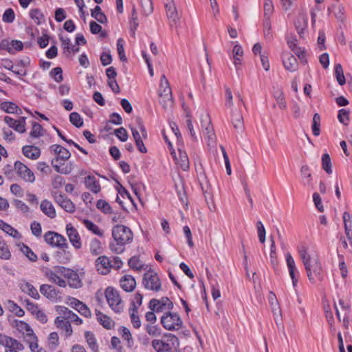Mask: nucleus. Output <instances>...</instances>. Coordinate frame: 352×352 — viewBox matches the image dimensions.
Here are the masks:
<instances>
[{
  "instance_id": "obj_1",
  "label": "nucleus",
  "mask_w": 352,
  "mask_h": 352,
  "mask_svg": "<svg viewBox=\"0 0 352 352\" xmlns=\"http://www.w3.org/2000/svg\"><path fill=\"white\" fill-rule=\"evenodd\" d=\"M298 252L305 266L307 276L311 283L322 280V267L318 256L315 253H309L308 248L305 245H299Z\"/></svg>"
},
{
  "instance_id": "obj_2",
  "label": "nucleus",
  "mask_w": 352,
  "mask_h": 352,
  "mask_svg": "<svg viewBox=\"0 0 352 352\" xmlns=\"http://www.w3.org/2000/svg\"><path fill=\"white\" fill-rule=\"evenodd\" d=\"M178 345V338L172 334L166 335L161 340H153L152 346L156 352H174Z\"/></svg>"
},
{
  "instance_id": "obj_3",
  "label": "nucleus",
  "mask_w": 352,
  "mask_h": 352,
  "mask_svg": "<svg viewBox=\"0 0 352 352\" xmlns=\"http://www.w3.org/2000/svg\"><path fill=\"white\" fill-rule=\"evenodd\" d=\"M200 122L203 129V133L210 147H214L216 144V135L211 124V120L208 113H203L201 115Z\"/></svg>"
},
{
  "instance_id": "obj_4",
  "label": "nucleus",
  "mask_w": 352,
  "mask_h": 352,
  "mask_svg": "<svg viewBox=\"0 0 352 352\" xmlns=\"http://www.w3.org/2000/svg\"><path fill=\"white\" fill-rule=\"evenodd\" d=\"M112 236L118 245L123 246L133 239V232L129 228L117 225L113 228Z\"/></svg>"
},
{
  "instance_id": "obj_5",
  "label": "nucleus",
  "mask_w": 352,
  "mask_h": 352,
  "mask_svg": "<svg viewBox=\"0 0 352 352\" xmlns=\"http://www.w3.org/2000/svg\"><path fill=\"white\" fill-rule=\"evenodd\" d=\"M44 238L45 241L50 245L63 249L64 254L67 255L66 260H70L72 254L70 252H66L65 250V248H68V243H67L66 239L63 236L56 232H47L45 233Z\"/></svg>"
},
{
  "instance_id": "obj_6",
  "label": "nucleus",
  "mask_w": 352,
  "mask_h": 352,
  "mask_svg": "<svg viewBox=\"0 0 352 352\" xmlns=\"http://www.w3.org/2000/svg\"><path fill=\"white\" fill-rule=\"evenodd\" d=\"M104 294L107 301L112 310L116 313H120L123 311L124 303L118 291L111 287H109L106 289Z\"/></svg>"
},
{
  "instance_id": "obj_7",
  "label": "nucleus",
  "mask_w": 352,
  "mask_h": 352,
  "mask_svg": "<svg viewBox=\"0 0 352 352\" xmlns=\"http://www.w3.org/2000/svg\"><path fill=\"white\" fill-rule=\"evenodd\" d=\"M161 323L164 328L168 331L179 330L183 324L179 314L171 312H167L162 316Z\"/></svg>"
},
{
  "instance_id": "obj_8",
  "label": "nucleus",
  "mask_w": 352,
  "mask_h": 352,
  "mask_svg": "<svg viewBox=\"0 0 352 352\" xmlns=\"http://www.w3.org/2000/svg\"><path fill=\"white\" fill-rule=\"evenodd\" d=\"M66 267L63 266H55L47 272L46 275L49 280L60 287H65L67 282L64 279Z\"/></svg>"
},
{
  "instance_id": "obj_9",
  "label": "nucleus",
  "mask_w": 352,
  "mask_h": 352,
  "mask_svg": "<svg viewBox=\"0 0 352 352\" xmlns=\"http://www.w3.org/2000/svg\"><path fill=\"white\" fill-rule=\"evenodd\" d=\"M85 272L83 269L74 271L70 268L66 267L65 278L68 285L73 288H80L82 286L81 278L84 276Z\"/></svg>"
},
{
  "instance_id": "obj_10",
  "label": "nucleus",
  "mask_w": 352,
  "mask_h": 352,
  "mask_svg": "<svg viewBox=\"0 0 352 352\" xmlns=\"http://www.w3.org/2000/svg\"><path fill=\"white\" fill-rule=\"evenodd\" d=\"M14 170L16 175L25 182L32 184L35 181L34 173L23 163L16 161L14 164Z\"/></svg>"
},
{
  "instance_id": "obj_11",
  "label": "nucleus",
  "mask_w": 352,
  "mask_h": 352,
  "mask_svg": "<svg viewBox=\"0 0 352 352\" xmlns=\"http://www.w3.org/2000/svg\"><path fill=\"white\" fill-rule=\"evenodd\" d=\"M0 344L5 346L6 352H19L24 349L23 344L6 335L0 334Z\"/></svg>"
},
{
  "instance_id": "obj_12",
  "label": "nucleus",
  "mask_w": 352,
  "mask_h": 352,
  "mask_svg": "<svg viewBox=\"0 0 352 352\" xmlns=\"http://www.w3.org/2000/svg\"><path fill=\"white\" fill-rule=\"evenodd\" d=\"M143 285L145 288L155 292H158L161 288L160 280L153 271H148L144 274Z\"/></svg>"
},
{
  "instance_id": "obj_13",
  "label": "nucleus",
  "mask_w": 352,
  "mask_h": 352,
  "mask_svg": "<svg viewBox=\"0 0 352 352\" xmlns=\"http://www.w3.org/2000/svg\"><path fill=\"white\" fill-rule=\"evenodd\" d=\"M148 307L153 311L161 312L166 309H172L173 304L168 298L163 297L160 300L155 298L151 299L149 302Z\"/></svg>"
},
{
  "instance_id": "obj_14",
  "label": "nucleus",
  "mask_w": 352,
  "mask_h": 352,
  "mask_svg": "<svg viewBox=\"0 0 352 352\" xmlns=\"http://www.w3.org/2000/svg\"><path fill=\"white\" fill-rule=\"evenodd\" d=\"M164 6L170 25L177 24L179 22L180 17L174 0H164Z\"/></svg>"
},
{
  "instance_id": "obj_15",
  "label": "nucleus",
  "mask_w": 352,
  "mask_h": 352,
  "mask_svg": "<svg viewBox=\"0 0 352 352\" xmlns=\"http://www.w3.org/2000/svg\"><path fill=\"white\" fill-rule=\"evenodd\" d=\"M4 122L10 128L13 129L16 132L23 133L25 132V118L20 117L19 120H15L10 116L4 117Z\"/></svg>"
},
{
  "instance_id": "obj_16",
  "label": "nucleus",
  "mask_w": 352,
  "mask_h": 352,
  "mask_svg": "<svg viewBox=\"0 0 352 352\" xmlns=\"http://www.w3.org/2000/svg\"><path fill=\"white\" fill-rule=\"evenodd\" d=\"M50 151L56 155L55 160L56 162L67 161L71 156L70 152L67 148L58 144L52 145L50 147Z\"/></svg>"
},
{
  "instance_id": "obj_17",
  "label": "nucleus",
  "mask_w": 352,
  "mask_h": 352,
  "mask_svg": "<svg viewBox=\"0 0 352 352\" xmlns=\"http://www.w3.org/2000/svg\"><path fill=\"white\" fill-rule=\"evenodd\" d=\"M0 48L8 51L10 54H14L15 52L21 51L23 48L21 41L17 40L8 41L3 39L0 43Z\"/></svg>"
},
{
  "instance_id": "obj_18",
  "label": "nucleus",
  "mask_w": 352,
  "mask_h": 352,
  "mask_svg": "<svg viewBox=\"0 0 352 352\" xmlns=\"http://www.w3.org/2000/svg\"><path fill=\"white\" fill-rule=\"evenodd\" d=\"M66 232L70 243L76 249H80L82 246L80 236L77 230L71 224H67Z\"/></svg>"
},
{
  "instance_id": "obj_19",
  "label": "nucleus",
  "mask_w": 352,
  "mask_h": 352,
  "mask_svg": "<svg viewBox=\"0 0 352 352\" xmlns=\"http://www.w3.org/2000/svg\"><path fill=\"white\" fill-rule=\"evenodd\" d=\"M283 64L289 72H296L298 68L297 59L289 52H284L282 54Z\"/></svg>"
},
{
  "instance_id": "obj_20",
  "label": "nucleus",
  "mask_w": 352,
  "mask_h": 352,
  "mask_svg": "<svg viewBox=\"0 0 352 352\" xmlns=\"http://www.w3.org/2000/svg\"><path fill=\"white\" fill-rule=\"evenodd\" d=\"M56 203L66 212L73 213L76 207L74 203L65 195L59 194L55 196Z\"/></svg>"
},
{
  "instance_id": "obj_21",
  "label": "nucleus",
  "mask_w": 352,
  "mask_h": 352,
  "mask_svg": "<svg viewBox=\"0 0 352 352\" xmlns=\"http://www.w3.org/2000/svg\"><path fill=\"white\" fill-rule=\"evenodd\" d=\"M172 91L169 82L164 75L162 76L159 89V96L168 98V103L171 102Z\"/></svg>"
},
{
  "instance_id": "obj_22",
  "label": "nucleus",
  "mask_w": 352,
  "mask_h": 352,
  "mask_svg": "<svg viewBox=\"0 0 352 352\" xmlns=\"http://www.w3.org/2000/svg\"><path fill=\"white\" fill-rule=\"evenodd\" d=\"M269 302L270 303L272 311L274 316V320L278 324V320H280V317L281 316V310L278 305V302L275 294L273 292H270L269 294Z\"/></svg>"
},
{
  "instance_id": "obj_23",
  "label": "nucleus",
  "mask_w": 352,
  "mask_h": 352,
  "mask_svg": "<svg viewBox=\"0 0 352 352\" xmlns=\"http://www.w3.org/2000/svg\"><path fill=\"white\" fill-rule=\"evenodd\" d=\"M97 270L102 274H106L111 268V261L105 256H99L96 261Z\"/></svg>"
},
{
  "instance_id": "obj_24",
  "label": "nucleus",
  "mask_w": 352,
  "mask_h": 352,
  "mask_svg": "<svg viewBox=\"0 0 352 352\" xmlns=\"http://www.w3.org/2000/svg\"><path fill=\"white\" fill-rule=\"evenodd\" d=\"M84 183L85 187L94 194H98L101 190L100 184L94 175L85 177Z\"/></svg>"
},
{
  "instance_id": "obj_25",
  "label": "nucleus",
  "mask_w": 352,
  "mask_h": 352,
  "mask_svg": "<svg viewBox=\"0 0 352 352\" xmlns=\"http://www.w3.org/2000/svg\"><path fill=\"white\" fill-rule=\"evenodd\" d=\"M120 283L121 287L127 292L133 291L136 285L135 278L131 275H125L122 277Z\"/></svg>"
},
{
  "instance_id": "obj_26",
  "label": "nucleus",
  "mask_w": 352,
  "mask_h": 352,
  "mask_svg": "<svg viewBox=\"0 0 352 352\" xmlns=\"http://www.w3.org/2000/svg\"><path fill=\"white\" fill-rule=\"evenodd\" d=\"M56 327L65 331V336L69 337L73 333L70 322L65 318L56 317L54 321Z\"/></svg>"
},
{
  "instance_id": "obj_27",
  "label": "nucleus",
  "mask_w": 352,
  "mask_h": 352,
  "mask_svg": "<svg viewBox=\"0 0 352 352\" xmlns=\"http://www.w3.org/2000/svg\"><path fill=\"white\" fill-rule=\"evenodd\" d=\"M23 335V339L27 344H29V347L31 351H34V349H37L38 347V339L32 329H30V331L25 332Z\"/></svg>"
},
{
  "instance_id": "obj_28",
  "label": "nucleus",
  "mask_w": 352,
  "mask_h": 352,
  "mask_svg": "<svg viewBox=\"0 0 352 352\" xmlns=\"http://www.w3.org/2000/svg\"><path fill=\"white\" fill-rule=\"evenodd\" d=\"M23 155L31 160H36L41 155L40 149L34 146H24L22 148Z\"/></svg>"
},
{
  "instance_id": "obj_29",
  "label": "nucleus",
  "mask_w": 352,
  "mask_h": 352,
  "mask_svg": "<svg viewBox=\"0 0 352 352\" xmlns=\"http://www.w3.org/2000/svg\"><path fill=\"white\" fill-rule=\"evenodd\" d=\"M21 289L28 294L32 298L38 300L40 298V295L37 289L30 283L23 281L20 285Z\"/></svg>"
},
{
  "instance_id": "obj_30",
  "label": "nucleus",
  "mask_w": 352,
  "mask_h": 352,
  "mask_svg": "<svg viewBox=\"0 0 352 352\" xmlns=\"http://www.w3.org/2000/svg\"><path fill=\"white\" fill-rule=\"evenodd\" d=\"M96 315L98 322L105 329H111L113 327V321L107 315L103 314L100 311H96Z\"/></svg>"
},
{
  "instance_id": "obj_31",
  "label": "nucleus",
  "mask_w": 352,
  "mask_h": 352,
  "mask_svg": "<svg viewBox=\"0 0 352 352\" xmlns=\"http://www.w3.org/2000/svg\"><path fill=\"white\" fill-rule=\"evenodd\" d=\"M40 208L42 212L50 218L53 219L56 217V210L50 201L47 200L42 201Z\"/></svg>"
},
{
  "instance_id": "obj_32",
  "label": "nucleus",
  "mask_w": 352,
  "mask_h": 352,
  "mask_svg": "<svg viewBox=\"0 0 352 352\" xmlns=\"http://www.w3.org/2000/svg\"><path fill=\"white\" fill-rule=\"evenodd\" d=\"M300 175L303 185L307 187H312L311 174L307 165H304L301 167Z\"/></svg>"
},
{
  "instance_id": "obj_33",
  "label": "nucleus",
  "mask_w": 352,
  "mask_h": 352,
  "mask_svg": "<svg viewBox=\"0 0 352 352\" xmlns=\"http://www.w3.org/2000/svg\"><path fill=\"white\" fill-rule=\"evenodd\" d=\"M86 342L93 352H99V347L95 335L91 331H85Z\"/></svg>"
},
{
  "instance_id": "obj_34",
  "label": "nucleus",
  "mask_w": 352,
  "mask_h": 352,
  "mask_svg": "<svg viewBox=\"0 0 352 352\" xmlns=\"http://www.w3.org/2000/svg\"><path fill=\"white\" fill-rule=\"evenodd\" d=\"M89 252L94 256L99 255L102 253L103 248L100 241L96 238L92 239L89 242Z\"/></svg>"
},
{
  "instance_id": "obj_35",
  "label": "nucleus",
  "mask_w": 352,
  "mask_h": 352,
  "mask_svg": "<svg viewBox=\"0 0 352 352\" xmlns=\"http://www.w3.org/2000/svg\"><path fill=\"white\" fill-rule=\"evenodd\" d=\"M40 292L43 296L49 299H54L57 296V293L54 287L47 284L41 285Z\"/></svg>"
},
{
  "instance_id": "obj_36",
  "label": "nucleus",
  "mask_w": 352,
  "mask_h": 352,
  "mask_svg": "<svg viewBox=\"0 0 352 352\" xmlns=\"http://www.w3.org/2000/svg\"><path fill=\"white\" fill-rule=\"evenodd\" d=\"M232 122L234 128L238 131V132H243L244 129L243 118L240 112L232 114Z\"/></svg>"
},
{
  "instance_id": "obj_37",
  "label": "nucleus",
  "mask_w": 352,
  "mask_h": 352,
  "mask_svg": "<svg viewBox=\"0 0 352 352\" xmlns=\"http://www.w3.org/2000/svg\"><path fill=\"white\" fill-rule=\"evenodd\" d=\"M18 247L20 251L31 261L35 262L37 260L36 254L25 244L19 243Z\"/></svg>"
},
{
  "instance_id": "obj_38",
  "label": "nucleus",
  "mask_w": 352,
  "mask_h": 352,
  "mask_svg": "<svg viewBox=\"0 0 352 352\" xmlns=\"http://www.w3.org/2000/svg\"><path fill=\"white\" fill-rule=\"evenodd\" d=\"M91 15L100 23H106L107 19L105 14L102 12L100 6H96L94 9L91 10Z\"/></svg>"
},
{
  "instance_id": "obj_39",
  "label": "nucleus",
  "mask_w": 352,
  "mask_h": 352,
  "mask_svg": "<svg viewBox=\"0 0 352 352\" xmlns=\"http://www.w3.org/2000/svg\"><path fill=\"white\" fill-rule=\"evenodd\" d=\"M307 16L303 14H300L295 21V26L299 34L303 33V30L307 27Z\"/></svg>"
},
{
  "instance_id": "obj_40",
  "label": "nucleus",
  "mask_w": 352,
  "mask_h": 352,
  "mask_svg": "<svg viewBox=\"0 0 352 352\" xmlns=\"http://www.w3.org/2000/svg\"><path fill=\"white\" fill-rule=\"evenodd\" d=\"M0 108L8 113H17L18 111H21L19 107L12 102H3L0 104Z\"/></svg>"
},
{
  "instance_id": "obj_41",
  "label": "nucleus",
  "mask_w": 352,
  "mask_h": 352,
  "mask_svg": "<svg viewBox=\"0 0 352 352\" xmlns=\"http://www.w3.org/2000/svg\"><path fill=\"white\" fill-rule=\"evenodd\" d=\"M177 164L180 168L186 171L189 168V160L187 154L185 152L179 151V157L176 158Z\"/></svg>"
},
{
  "instance_id": "obj_42",
  "label": "nucleus",
  "mask_w": 352,
  "mask_h": 352,
  "mask_svg": "<svg viewBox=\"0 0 352 352\" xmlns=\"http://www.w3.org/2000/svg\"><path fill=\"white\" fill-rule=\"evenodd\" d=\"M130 318L134 328L138 329L141 327V321L138 314V307L133 304V307L130 308Z\"/></svg>"
},
{
  "instance_id": "obj_43",
  "label": "nucleus",
  "mask_w": 352,
  "mask_h": 352,
  "mask_svg": "<svg viewBox=\"0 0 352 352\" xmlns=\"http://www.w3.org/2000/svg\"><path fill=\"white\" fill-rule=\"evenodd\" d=\"M7 307L10 311L14 314L19 317H22L25 314V311L13 300H9L7 301Z\"/></svg>"
},
{
  "instance_id": "obj_44",
  "label": "nucleus",
  "mask_w": 352,
  "mask_h": 352,
  "mask_svg": "<svg viewBox=\"0 0 352 352\" xmlns=\"http://www.w3.org/2000/svg\"><path fill=\"white\" fill-rule=\"evenodd\" d=\"M243 56V51L241 45L236 44L232 50L234 64L236 67L241 64V58Z\"/></svg>"
},
{
  "instance_id": "obj_45",
  "label": "nucleus",
  "mask_w": 352,
  "mask_h": 352,
  "mask_svg": "<svg viewBox=\"0 0 352 352\" xmlns=\"http://www.w3.org/2000/svg\"><path fill=\"white\" fill-rule=\"evenodd\" d=\"M274 97L277 102L278 107L280 109H285L287 107L286 102L285 100V98L283 96V92L280 89H276L274 91Z\"/></svg>"
},
{
  "instance_id": "obj_46",
  "label": "nucleus",
  "mask_w": 352,
  "mask_h": 352,
  "mask_svg": "<svg viewBox=\"0 0 352 352\" xmlns=\"http://www.w3.org/2000/svg\"><path fill=\"white\" fill-rule=\"evenodd\" d=\"M83 224L87 230L91 231L94 234H95L98 236H103V231L101 230L98 228V226L97 225H96L94 223H93L92 221H91L88 219H85L83 221Z\"/></svg>"
},
{
  "instance_id": "obj_47",
  "label": "nucleus",
  "mask_w": 352,
  "mask_h": 352,
  "mask_svg": "<svg viewBox=\"0 0 352 352\" xmlns=\"http://www.w3.org/2000/svg\"><path fill=\"white\" fill-rule=\"evenodd\" d=\"M11 252L6 243L0 239V258L4 260H9L11 258Z\"/></svg>"
},
{
  "instance_id": "obj_48",
  "label": "nucleus",
  "mask_w": 352,
  "mask_h": 352,
  "mask_svg": "<svg viewBox=\"0 0 352 352\" xmlns=\"http://www.w3.org/2000/svg\"><path fill=\"white\" fill-rule=\"evenodd\" d=\"M335 76L340 85H344L346 83L343 69L340 63L335 65Z\"/></svg>"
},
{
  "instance_id": "obj_49",
  "label": "nucleus",
  "mask_w": 352,
  "mask_h": 352,
  "mask_svg": "<svg viewBox=\"0 0 352 352\" xmlns=\"http://www.w3.org/2000/svg\"><path fill=\"white\" fill-rule=\"evenodd\" d=\"M320 116L318 113H315L313 116L311 129L315 136H318L320 133Z\"/></svg>"
},
{
  "instance_id": "obj_50",
  "label": "nucleus",
  "mask_w": 352,
  "mask_h": 352,
  "mask_svg": "<svg viewBox=\"0 0 352 352\" xmlns=\"http://www.w3.org/2000/svg\"><path fill=\"white\" fill-rule=\"evenodd\" d=\"M1 230L14 239H21V234L10 225L5 223Z\"/></svg>"
},
{
  "instance_id": "obj_51",
  "label": "nucleus",
  "mask_w": 352,
  "mask_h": 352,
  "mask_svg": "<svg viewBox=\"0 0 352 352\" xmlns=\"http://www.w3.org/2000/svg\"><path fill=\"white\" fill-rule=\"evenodd\" d=\"M119 332L122 339L127 342L128 346H131L133 344V341L129 329L126 327H122L120 329Z\"/></svg>"
},
{
  "instance_id": "obj_52",
  "label": "nucleus",
  "mask_w": 352,
  "mask_h": 352,
  "mask_svg": "<svg viewBox=\"0 0 352 352\" xmlns=\"http://www.w3.org/2000/svg\"><path fill=\"white\" fill-rule=\"evenodd\" d=\"M69 121L77 128H80L83 125V120L80 115L77 112H72L70 113Z\"/></svg>"
},
{
  "instance_id": "obj_53",
  "label": "nucleus",
  "mask_w": 352,
  "mask_h": 352,
  "mask_svg": "<svg viewBox=\"0 0 352 352\" xmlns=\"http://www.w3.org/2000/svg\"><path fill=\"white\" fill-rule=\"evenodd\" d=\"M322 168L327 172V173L331 174L332 173L331 162L329 154L324 153L322 155Z\"/></svg>"
},
{
  "instance_id": "obj_54",
  "label": "nucleus",
  "mask_w": 352,
  "mask_h": 352,
  "mask_svg": "<svg viewBox=\"0 0 352 352\" xmlns=\"http://www.w3.org/2000/svg\"><path fill=\"white\" fill-rule=\"evenodd\" d=\"M30 16L37 25H40L44 18L43 13L38 8L32 9L30 12Z\"/></svg>"
},
{
  "instance_id": "obj_55",
  "label": "nucleus",
  "mask_w": 352,
  "mask_h": 352,
  "mask_svg": "<svg viewBox=\"0 0 352 352\" xmlns=\"http://www.w3.org/2000/svg\"><path fill=\"white\" fill-rule=\"evenodd\" d=\"M96 207L104 214H110L112 212L111 207L109 203L103 199H99L97 201Z\"/></svg>"
},
{
  "instance_id": "obj_56",
  "label": "nucleus",
  "mask_w": 352,
  "mask_h": 352,
  "mask_svg": "<svg viewBox=\"0 0 352 352\" xmlns=\"http://www.w3.org/2000/svg\"><path fill=\"white\" fill-rule=\"evenodd\" d=\"M175 188L179 197V199L182 203H184L186 200V192L182 181L180 179L179 182L175 184Z\"/></svg>"
},
{
  "instance_id": "obj_57",
  "label": "nucleus",
  "mask_w": 352,
  "mask_h": 352,
  "mask_svg": "<svg viewBox=\"0 0 352 352\" xmlns=\"http://www.w3.org/2000/svg\"><path fill=\"white\" fill-rule=\"evenodd\" d=\"M59 344V337L56 332H52L48 337V345L51 349H54Z\"/></svg>"
},
{
  "instance_id": "obj_58",
  "label": "nucleus",
  "mask_w": 352,
  "mask_h": 352,
  "mask_svg": "<svg viewBox=\"0 0 352 352\" xmlns=\"http://www.w3.org/2000/svg\"><path fill=\"white\" fill-rule=\"evenodd\" d=\"M117 50L119 54L120 59L123 62L126 61L127 58L125 55L124 49V40L121 38H118L117 41Z\"/></svg>"
},
{
  "instance_id": "obj_59",
  "label": "nucleus",
  "mask_w": 352,
  "mask_h": 352,
  "mask_svg": "<svg viewBox=\"0 0 352 352\" xmlns=\"http://www.w3.org/2000/svg\"><path fill=\"white\" fill-rule=\"evenodd\" d=\"M152 324H148L146 325L145 329L146 332L151 336H158L161 333L160 329L157 325H153Z\"/></svg>"
},
{
  "instance_id": "obj_60",
  "label": "nucleus",
  "mask_w": 352,
  "mask_h": 352,
  "mask_svg": "<svg viewBox=\"0 0 352 352\" xmlns=\"http://www.w3.org/2000/svg\"><path fill=\"white\" fill-rule=\"evenodd\" d=\"M15 19V14L12 8L6 10L3 14L2 20L5 23H12Z\"/></svg>"
},
{
  "instance_id": "obj_61",
  "label": "nucleus",
  "mask_w": 352,
  "mask_h": 352,
  "mask_svg": "<svg viewBox=\"0 0 352 352\" xmlns=\"http://www.w3.org/2000/svg\"><path fill=\"white\" fill-rule=\"evenodd\" d=\"M256 228L258 232V236L261 243H263L265 241V229L261 221L256 223Z\"/></svg>"
},
{
  "instance_id": "obj_62",
  "label": "nucleus",
  "mask_w": 352,
  "mask_h": 352,
  "mask_svg": "<svg viewBox=\"0 0 352 352\" xmlns=\"http://www.w3.org/2000/svg\"><path fill=\"white\" fill-rule=\"evenodd\" d=\"M116 136L122 142H126L128 139V133L124 127H120L114 131Z\"/></svg>"
},
{
  "instance_id": "obj_63",
  "label": "nucleus",
  "mask_w": 352,
  "mask_h": 352,
  "mask_svg": "<svg viewBox=\"0 0 352 352\" xmlns=\"http://www.w3.org/2000/svg\"><path fill=\"white\" fill-rule=\"evenodd\" d=\"M43 128L41 125L37 122L32 124V130L30 132V136L33 138H38L43 135Z\"/></svg>"
},
{
  "instance_id": "obj_64",
  "label": "nucleus",
  "mask_w": 352,
  "mask_h": 352,
  "mask_svg": "<svg viewBox=\"0 0 352 352\" xmlns=\"http://www.w3.org/2000/svg\"><path fill=\"white\" fill-rule=\"evenodd\" d=\"M76 311L86 318H90L91 316V312L89 308L82 302H80Z\"/></svg>"
}]
</instances>
